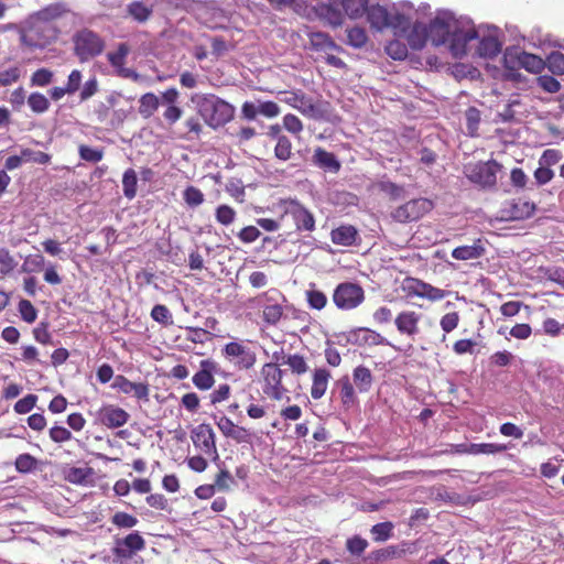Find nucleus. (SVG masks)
<instances>
[{"instance_id":"obj_53","label":"nucleus","mask_w":564,"mask_h":564,"mask_svg":"<svg viewBox=\"0 0 564 564\" xmlns=\"http://www.w3.org/2000/svg\"><path fill=\"white\" fill-rule=\"evenodd\" d=\"M78 154L82 160L90 163H97L104 158L102 149L90 148L86 144H80L78 147Z\"/></svg>"},{"instance_id":"obj_36","label":"nucleus","mask_w":564,"mask_h":564,"mask_svg":"<svg viewBox=\"0 0 564 564\" xmlns=\"http://www.w3.org/2000/svg\"><path fill=\"white\" fill-rule=\"evenodd\" d=\"M485 248L480 241L471 246H459L452 251V257L456 260H471L481 257Z\"/></svg>"},{"instance_id":"obj_62","label":"nucleus","mask_w":564,"mask_h":564,"mask_svg":"<svg viewBox=\"0 0 564 564\" xmlns=\"http://www.w3.org/2000/svg\"><path fill=\"white\" fill-rule=\"evenodd\" d=\"M151 317L162 325H169L172 323V314L163 304H156L153 306Z\"/></svg>"},{"instance_id":"obj_14","label":"nucleus","mask_w":564,"mask_h":564,"mask_svg":"<svg viewBox=\"0 0 564 564\" xmlns=\"http://www.w3.org/2000/svg\"><path fill=\"white\" fill-rule=\"evenodd\" d=\"M144 547V539L138 531H135L129 533L123 539L116 540L112 553L118 558L129 560L133 556V554H135L139 551H142Z\"/></svg>"},{"instance_id":"obj_6","label":"nucleus","mask_w":564,"mask_h":564,"mask_svg":"<svg viewBox=\"0 0 564 564\" xmlns=\"http://www.w3.org/2000/svg\"><path fill=\"white\" fill-rule=\"evenodd\" d=\"M74 53L80 62H87L104 52L105 41L89 29H83L73 36Z\"/></svg>"},{"instance_id":"obj_13","label":"nucleus","mask_w":564,"mask_h":564,"mask_svg":"<svg viewBox=\"0 0 564 564\" xmlns=\"http://www.w3.org/2000/svg\"><path fill=\"white\" fill-rule=\"evenodd\" d=\"M221 434L237 444H252L254 434L247 427L236 424L230 417L223 415L216 421Z\"/></svg>"},{"instance_id":"obj_8","label":"nucleus","mask_w":564,"mask_h":564,"mask_svg":"<svg viewBox=\"0 0 564 564\" xmlns=\"http://www.w3.org/2000/svg\"><path fill=\"white\" fill-rule=\"evenodd\" d=\"M332 300L338 310L351 311L362 304L365 291L358 283L341 282L335 288Z\"/></svg>"},{"instance_id":"obj_22","label":"nucleus","mask_w":564,"mask_h":564,"mask_svg":"<svg viewBox=\"0 0 564 564\" xmlns=\"http://www.w3.org/2000/svg\"><path fill=\"white\" fill-rule=\"evenodd\" d=\"M272 297L269 295V292H263L254 297V301L258 304L263 302H270ZM284 310L282 305L278 303H268L263 306L262 310V319L267 325L275 326L282 318Z\"/></svg>"},{"instance_id":"obj_35","label":"nucleus","mask_w":564,"mask_h":564,"mask_svg":"<svg viewBox=\"0 0 564 564\" xmlns=\"http://www.w3.org/2000/svg\"><path fill=\"white\" fill-rule=\"evenodd\" d=\"M130 52V48L127 43H120L116 50V52L108 53L109 63L116 67L120 68L119 73L129 76L131 70L124 69L123 65L126 64V58Z\"/></svg>"},{"instance_id":"obj_15","label":"nucleus","mask_w":564,"mask_h":564,"mask_svg":"<svg viewBox=\"0 0 564 564\" xmlns=\"http://www.w3.org/2000/svg\"><path fill=\"white\" fill-rule=\"evenodd\" d=\"M421 318L422 315L420 313L404 310L397 314L394 318V326L400 335L415 339L420 334Z\"/></svg>"},{"instance_id":"obj_41","label":"nucleus","mask_w":564,"mask_h":564,"mask_svg":"<svg viewBox=\"0 0 564 564\" xmlns=\"http://www.w3.org/2000/svg\"><path fill=\"white\" fill-rule=\"evenodd\" d=\"M292 142L286 135H278L274 147V156L280 161H288L292 158Z\"/></svg>"},{"instance_id":"obj_33","label":"nucleus","mask_w":564,"mask_h":564,"mask_svg":"<svg viewBox=\"0 0 564 564\" xmlns=\"http://www.w3.org/2000/svg\"><path fill=\"white\" fill-rule=\"evenodd\" d=\"M430 40L427 26L423 23H414L408 34V43L413 50H421Z\"/></svg>"},{"instance_id":"obj_42","label":"nucleus","mask_w":564,"mask_h":564,"mask_svg":"<svg viewBox=\"0 0 564 564\" xmlns=\"http://www.w3.org/2000/svg\"><path fill=\"white\" fill-rule=\"evenodd\" d=\"M39 462L31 454H20L14 462L15 469L21 474H29L37 469Z\"/></svg>"},{"instance_id":"obj_31","label":"nucleus","mask_w":564,"mask_h":564,"mask_svg":"<svg viewBox=\"0 0 564 564\" xmlns=\"http://www.w3.org/2000/svg\"><path fill=\"white\" fill-rule=\"evenodd\" d=\"M94 475L91 467H69L65 470L64 479L73 485L85 486Z\"/></svg>"},{"instance_id":"obj_1","label":"nucleus","mask_w":564,"mask_h":564,"mask_svg":"<svg viewBox=\"0 0 564 564\" xmlns=\"http://www.w3.org/2000/svg\"><path fill=\"white\" fill-rule=\"evenodd\" d=\"M273 210L280 213V219L290 215L297 231L315 230L314 215L296 199L281 198L273 205Z\"/></svg>"},{"instance_id":"obj_51","label":"nucleus","mask_w":564,"mask_h":564,"mask_svg":"<svg viewBox=\"0 0 564 564\" xmlns=\"http://www.w3.org/2000/svg\"><path fill=\"white\" fill-rule=\"evenodd\" d=\"M386 52L393 59L402 61L408 56V46L399 40H393L387 44Z\"/></svg>"},{"instance_id":"obj_21","label":"nucleus","mask_w":564,"mask_h":564,"mask_svg":"<svg viewBox=\"0 0 564 564\" xmlns=\"http://www.w3.org/2000/svg\"><path fill=\"white\" fill-rule=\"evenodd\" d=\"M338 387V397L345 411H349L359 405L356 393V387L352 384L348 376L339 378L336 382Z\"/></svg>"},{"instance_id":"obj_11","label":"nucleus","mask_w":564,"mask_h":564,"mask_svg":"<svg viewBox=\"0 0 564 564\" xmlns=\"http://www.w3.org/2000/svg\"><path fill=\"white\" fill-rule=\"evenodd\" d=\"M282 101L290 107L300 111L303 116L311 119H319L323 117L321 104L307 96L302 90H293L285 93Z\"/></svg>"},{"instance_id":"obj_44","label":"nucleus","mask_w":564,"mask_h":564,"mask_svg":"<svg viewBox=\"0 0 564 564\" xmlns=\"http://www.w3.org/2000/svg\"><path fill=\"white\" fill-rule=\"evenodd\" d=\"M507 451V446L505 444H495V443H480V444H469V454L479 455V454H497Z\"/></svg>"},{"instance_id":"obj_28","label":"nucleus","mask_w":564,"mask_h":564,"mask_svg":"<svg viewBox=\"0 0 564 564\" xmlns=\"http://www.w3.org/2000/svg\"><path fill=\"white\" fill-rule=\"evenodd\" d=\"M352 384L359 393H368L373 384L371 370L366 366H357L352 370Z\"/></svg>"},{"instance_id":"obj_18","label":"nucleus","mask_w":564,"mask_h":564,"mask_svg":"<svg viewBox=\"0 0 564 564\" xmlns=\"http://www.w3.org/2000/svg\"><path fill=\"white\" fill-rule=\"evenodd\" d=\"M112 388L123 394H132L138 400H149L150 389L149 384L145 382H132L124 376L119 375L115 378Z\"/></svg>"},{"instance_id":"obj_16","label":"nucleus","mask_w":564,"mask_h":564,"mask_svg":"<svg viewBox=\"0 0 564 564\" xmlns=\"http://www.w3.org/2000/svg\"><path fill=\"white\" fill-rule=\"evenodd\" d=\"M97 417L106 427L118 429L129 421L130 414L118 405L107 404L99 409Z\"/></svg>"},{"instance_id":"obj_38","label":"nucleus","mask_w":564,"mask_h":564,"mask_svg":"<svg viewBox=\"0 0 564 564\" xmlns=\"http://www.w3.org/2000/svg\"><path fill=\"white\" fill-rule=\"evenodd\" d=\"M501 51V44L491 35L484 36L478 44V53L482 57H495Z\"/></svg>"},{"instance_id":"obj_26","label":"nucleus","mask_w":564,"mask_h":564,"mask_svg":"<svg viewBox=\"0 0 564 564\" xmlns=\"http://www.w3.org/2000/svg\"><path fill=\"white\" fill-rule=\"evenodd\" d=\"M337 4L340 3L332 1V3H322L316 8L318 18L333 28L340 26L344 22V15Z\"/></svg>"},{"instance_id":"obj_47","label":"nucleus","mask_w":564,"mask_h":564,"mask_svg":"<svg viewBox=\"0 0 564 564\" xmlns=\"http://www.w3.org/2000/svg\"><path fill=\"white\" fill-rule=\"evenodd\" d=\"M28 105L36 113H43L50 108L48 99L41 93H32L28 98Z\"/></svg>"},{"instance_id":"obj_5","label":"nucleus","mask_w":564,"mask_h":564,"mask_svg":"<svg viewBox=\"0 0 564 564\" xmlns=\"http://www.w3.org/2000/svg\"><path fill=\"white\" fill-rule=\"evenodd\" d=\"M221 355L238 371L251 370L257 364V354L243 340L227 343Z\"/></svg>"},{"instance_id":"obj_34","label":"nucleus","mask_w":564,"mask_h":564,"mask_svg":"<svg viewBox=\"0 0 564 564\" xmlns=\"http://www.w3.org/2000/svg\"><path fill=\"white\" fill-rule=\"evenodd\" d=\"M160 106L159 97L153 93L143 94L139 99V113L143 119H149L154 115Z\"/></svg>"},{"instance_id":"obj_24","label":"nucleus","mask_w":564,"mask_h":564,"mask_svg":"<svg viewBox=\"0 0 564 564\" xmlns=\"http://www.w3.org/2000/svg\"><path fill=\"white\" fill-rule=\"evenodd\" d=\"M312 162L317 167L334 174H337L341 167L340 161L336 158V155L321 147H317L314 150Z\"/></svg>"},{"instance_id":"obj_58","label":"nucleus","mask_w":564,"mask_h":564,"mask_svg":"<svg viewBox=\"0 0 564 564\" xmlns=\"http://www.w3.org/2000/svg\"><path fill=\"white\" fill-rule=\"evenodd\" d=\"M183 198L185 203L191 207H197L204 203L203 192L195 186L186 187L183 193Z\"/></svg>"},{"instance_id":"obj_9","label":"nucleus","mask_w":564,"mask_h":564,"mask_svg":"<svg viewBox=\"0 0 564 564\" xmlns=\"http://www.w3.org/2000/svg\"><path fill=\"white\" fill-rule=\"evenodd\" d=\"M402 291L408 297L425 299L430 302H438L446 297L447 292L440 288L417 279L408 276L402 282Z\"/></svg>"},{"instance_id":"obj_23","label":"nucleus","mask_w":564,"mask_h":564,"mask_svg":"<svg viewBox=\"0 0 564 564\" xmlns=\"http://www.w3.org/2000/svg\"><path fill=\"white\" fill-rule=\"evenodd\" d=\"M311 379V397L314 400H319L325 395L327 391L329 380L332 379V373L324 367L315 368L312 371Z\"/></svg>"},{"instance_id":"obj_46","label":"nucleus","mask_w":564,"mask_h":564,"mask_svg":"<svg viewBox=\"0 0 564 564\" xmlns=\"http://www.w3.org/2000/svg\"><path fill=\"white\" fill-rule=\"evenodd\" d=\"M236 210L226 204L219 205L215 210V218L223 226H230L236 219Z\"/></svg>"},{"instance_id":"obj_29","label":"nucleus","mask_w":564,"mask_h":564,"mask_svg":"<svg viewBox=\"0 0 564 564\" xmlns=\"http://www.w3.org/2000/svg\"><path fill=\"white\" fill-rule=\"evenodd\" d=\"M517 64L530 73L539 74L544 69L545 62L531 53L520 52L516 56Z\"/></svg>"},{"instance_id":"obj_52","label":"nucleus","mask_w":564,"mask_h":564,"mask_svg":"<svg viewBox=\"0 0 564 564\" xmlns=\"http://www.w3.org/2000/svg\"><path fill=\"white\" fill-rule=\"evenodd\" d=\"M138 519L123 511H118L111 517V523L121 529H131L138 524Z\"/></svg>"},{"instance_id":"obj_39","label":"nucleus","mask_w":564,"mask_h":564,"mask_svg":"<svg viewBox=\"0 0 564 564\" xmlns=\"http://www.w3.org/2000/svg\"><path fill=\"white\" fill-rule=\"evenodd\" d=\"M282 364L289 366L292 373L296 376H302L308 370L305 357L300 354H290L284 356Z\"/></svg>"},{"instance_id":"obj_25","label":"nucleus","mask_w":564,"mask_h":564,"mask_svg":"<svg viewBox=\"0 0 564 564\" xmlns=\"http://www.w3.org/2000/svg\"><path fill=\"white\" fill-rule=\"evenodd\" d=\"M367 13V20L370 23L371 28L376 30H383L388 26H394V23L392 22V17L387 10V8L376 4L367 7L366 12Z\"/></svg>"},{"instance_id":"obj_48","label":"nucleus","mask_w":564,"mask_h":564,"mask_svg":"<svg viewBox=\"0 0 564 564\" xmlns=\"http://www.w3.org/2000/svg\"><path fill=\"white\" fill-rule=\"evenodd\" d=\"M54 73L48 68L36 69L30 79L31 86L45 87L53 82Z\"/></svg>"},{"instance_id":"obj_3","label":"nucleus","mask_w":564,"mask_h":564,"mask_svg":"<svg viewBox=\"0 0 564 564\" xmlns=\"http://www.w3.org/2000/svg\"><path fill=\"white\" fill-rule=\"evenodd\" d=\"M200 113L205 122L216 129L225 126L234 118L235 108L229 102L216 96H210L203 100Z\"/></svg>"},{"instance_id":"obj_17","label":"nucleus","mask_w":564,"mask_h":564,"mask_svg":"<svg viewBox=\"0 0 564 564\" xmlns=\"http://www.w3.org/2000/svg\"><path fill=\"white\" fill-rule=\"evenodd\" d=\"M217 366V362L210 358L200 360L199 370L192 378L193 384L202 391L212 389L215 384Z\"/></svg>"},{"instance_id":"obj_40","label":"nucleus","mask_w":564,"mask_h":564,"mask_svg":"<svg viewBox=\"0 0 564 564\" xmlns=\"http://www.w3.org/2000/svg\"><path fill=\"white\" fill-rule=\"evenodd\" d=\"M138 175L133 169H128L122 176V191L128 199H132L137 195Z\"/></svg>"},{"instance_id":"obj_2","label":"nucleus","mask_w":564,"mask_h":564,"mask_svg":"<svg viewBox=\"0 0 564 564\" xmlns=\"http://www.w3.org/2000/svg\"><path fill=\"white\" fill-rule=\"evenodd\" d=\"M259 383L262 393L273 401H281L289 392L283 384V370L275 362H265L260 369Z\"/></svg>"},{"instance_id":"obj_4","label":"nucleus","mask_w":564,"mask_h":564,"mask_svg":"<svg viewBox=\"0 0 564 564\" xmlns=\"http://www.w3.org/2000/svg\"><path fill=\"white\" fill-rule=\"evenodd\" d=\"M501 169L502 165L496 160L478 161L466 164L464 173L471 183L482 188H492L497 184V174Z\"/></svg>"},{"instance_id":"obj_30","label":"nucleus","mask_w":564,"mask_h":564,"mask_svg":"<svg viewBox=\"0 0 564 564\" xmlns=\"http://www.w3.org/2000/svg\"><path fill=\"white\" fill-rule=\"evenodd\" d=\"M310 44L315 51H337L340 52L341 47L337 45L334 40L324 32H313L310 34Z\"/></svg>"},{"instance_id":"obj_59","label":"nucleus","mask_w":564,"mask_h":564,"mask_svg":"<svg viewBox=\"0 0 564 564\" xmlns=\"http://www.w3.org/2000/svg\"><path fill=\"white\" fill-rule=\"evenodd\" d=\"M368 547V541L359 535H354L346 541V549L352 555H361Z\"/></svg>"},{"instance_id":"obj_20","label":"nucleus","mask_w":564,"mask_h":564,"mask_svg":"<svg viewBox=\"0 0 564 564\" xmlns=\"http://www.w3.org/2000/svg\"><path fill=\"white\" fill-rule=\"evenodd\" d=\"M476 37L477 32L474 29L463 30L457 23L449 37V47L453 55L456 57L465 55L467 44Z\"/></svg>"},{"instance_id":"obj_19","label":"nucleus","mask_w":564,"mask_h":564,"mask_svg":"<svg viewBox=\"0 0 564 564\" xmlns=\"http://www.w3.org/2000/svg\"><path fill=\"white\" fill-rule=\"evenodd\" d=\"M349 340L357 346H381L390 345L389 341L378 332L368 327H358L349 333Z\"/></svg>"},{"instance_id":"obj_56","label":"nucleus","mask_w":564,"mask_h":564,"mask_svg":"<svg viewBox=\"0 0 564 564\" xmlns=\"http://www.w3.org/2000/svg\"><path fill=\"white\" fill-rule=\"evenodd\" d=\"M19 313L21 318L31 324L34 323L37 318V311L34 305L29 300H21L18 305Z\"/></svg>"},{"instance_id":"obj_27","label":"nucleus","mask_w":564,"mask_h":564,"mask_svg":"<svg viewBox=\"0 0 564 564\" xmlns=\"http://www.w3.org/2000/svg\"><path fill=\"white\" fill-rule=\"evenodd\" d=\"M358 237V231L352 225H341L330 232L333 243L350 247L355 245Z\"/></svg>"},{"instance_id":"obj_37","label":"nucleus","mask_w":564,"mask_h":564,"mask_svg":"<svg viewBox=\"0 0 564 564\" xmlns=\"http://www.w3.org/2000/svg\"><path fill=\"white\" fill-rule=\"evenodd\" d=\"M305 299L308 307L316 311H322L328 303L326 294L316 289L315 284H311L310 289L305 291Z\"/></svg>"},{"instance_id":"obj_61","label":"nucleus","mask_w":564,"mask_h":564,"mask_svg":"<svg viewBox=\"0 0 564 564\" xmlns=\"http://www.w3.org/2000/svg\"><path fill=\"white\" fill-rule=\"evenodd\" d=\"M186 339L194 344H204L212 338V334L200 327H186Z\"/></svg>"},{"instance_id":"obj_7","label":"nucleus","mask_w":564,"mask_h":564,"mask_svg":"<svg viewBox=\"0 0 564 564\" xmlns=\"http://www.w3.org/2000/svg\"><path fill=\"white\" fill-rule=\"evenodd\" d=\"M434 208V203L425 197H417L391 210L390 217L399 224H409L420 220Z\"/></svg>"},{"instance_id":"obj_50","label":"nucleus","mask_w":564,"mask_h":564,"mask_svg":"<svg viewBox=\"0 0 564 564\" xmlns=\"http://www.w3.org/2000/svg\"><path fill=\"white\" fill-rule=\"evenodd\" d=\"M545 65L550 72L554 75H564V54L561 52H552L547 58Z\"/></svg>"},{"instance_id":"obj_63","label":"nucleus","mask_w":564,"mask_h":564,"mask_svg":"<svg viewBox=\"0 0 564 564\" xmlns=\"http://www.w3.org/2000/svg\"><path fill=\"white\" fill-rule=\"evenodd\" d=\"M36 402L37 395L30 393L15 402L14 411L18 414H26L36 405Z\"/></svg>"},{"instance_id":"obj_55","label":"nucleus","mask_w":564,"mask_h":564,"mask_svg":"<svg viewBox=\"0 0 564 564\" xmlns=\"http://www.w3.org/2000/svg\"><path fill=\"white\" fill-rule=\"evenodd\" d=\"M39 34V30H31L29 33L21 36V41L24 45L31 48H43L50 43V40L37 37Z\"/></svg>"},{"instance_id":"obj_32","label":"nucleus","mask_w":564,"mask_h":564,"mask_svg":"<svg viewBox=\"0 0 564 564\" xmlns=\"http://www.w3.org/2000/svg\"><path fill=\"white\" fill-rule=\"evenodd\" d=\"M535 209L536 206L533 202L519 198L510 204L509 213L512 219H525L530 218Z\"/></svg>"},{"instance_id":"obj_45","label":"nucleus","mask_w":564,"mask_h":564,"mask_svg":"<svg viewBox=\"0 0 564 564\" xmlns=\"http://www.w3.org/2000/svg\"><path fill=\"white\" fill-rule=\"evenodd\" d=\"M393 529V523L390 521H386L372 525L370 532L372 534L373 541L384 542L392 536Z\"/></svg>"},{"instance_id":"obj_54","label":"nucleus","mask_w":564,"mask_h":564,"mask_svg":"<svg viewBox=\"0 0 564 564\" xmlns=\"http://www.w3.org/2000/svg\"><path fill=\"white\" fill-rule=\"evenodd\" d=\"M347 37L348 44L358 48L362 47L368 41V35L366 31L362 28L358 26L347 30Z\"/></svg>"},{"instance_id":"obj_12","label":"nucleus","mask_w":564,"mask_h":564,"mask_svg":"<svg viewBox=\"0 0 564 564\" xmlns=\"http://www.w3.org/2000/svg\"><path fill=\"white\" fill-rule=\"evenodd\" d=\"M192 441L194 446L207 456L218 458L217 446L215 442V433L207 423L198 424L192 431Z\"/></svg>"},{"instance_id":"obj_60","label":"nucleus","mask_w":564,"mask_h":564,"mask_svg":"<svg viewBox=\"0 0 564 564\" xmlns=\"http://www.w3.org/2000/svg\"><path fill=\"white\" fill-rule=\"evenodd\" d=\"M460 321L458 312H449L441 317L440 326L445 334L453 332L457 328Z\"/></svg>"},{"instance_id":"obj_43","label":"nucleus","mask_w":564,"mask_h":564,"mask_svg":"<svg viewBox=\"0 0 564 564\" xmlns=\"http://www.w3.org/2000/svg\"><path fill=\"white\" fill-rule=\"evenodd\" d=\"M128 12L138 22H145L152 14V8L142 1H133L128 6Z\"/></svg>"},{"instance_id":"obj_10","label":"nucleus","mask_w":564,"mask_h":564,"mask_svg":"<svg viewBox=\"0 0 564 564\" xmlns=\"http://www.w3.org/2000/svg\"><path fill=\"white\" fill-rule=\"evenodd\" d=\"M457 20L449 13H440L430 21L427 26L429 37L433 45L440 46L449 41L455 31Z\"/></svg>"},{"instance_id":"obj_57","label":"nucleus","mask_w":564,"mask_h":564,"mask_svg":"<svg viewBox=\"0 0 564 564\" xmlns=\"http://www.w3.org/2000/svg\"><path fill=\"white\" fill-rule=\"evenodd\" d=\"M17 264H18V262L15 261L13 256L10 253V251L7 248H1L0 249V273L2 275H7V274L11 273L15 269Z\"/></svg>"},{"instance_id":"obj_64","label":"nucleus","mask_w":564,"mask_h":564,"mask_svg":"<svg viewBox=\"0 0 564 564\" xmlns=\"http://www.w3.org/2000/svg\"><path fill=\"white\" fill-rule=\"evenodd\" d=\"M283 127L294 135H299L303 131V122L293 113L283 117Z\"/></svg>"},{"instance_id":"obj_49","label":"nucleus","mask_w":564,"mask_h":564,"mask_svg":"<svg viewBox=\"0 0 564 564\" xmlns=\"http://www.w3.org/2000/svg\"><path fill=\"white\" fill-rule=\"evenodd\" d=\"M466 128L471 137L477 135L478 127L481 120V113L476 107H469L465 112Z\"/></svg>"}]
</instances>
